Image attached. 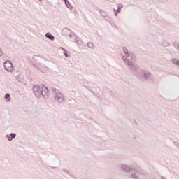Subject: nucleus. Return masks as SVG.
I'll return each instance as SVG.
<instances>
[{
	"label": "nucleus",
	"instance_id": "f257e3e1",
	"mask_svg": "<svg viewBox=\"0 0 179 179\" xmlns=\"http://www.w3.org/2000/svg\"><path fill=\"white\" fill-rule=\"evenodd\" d=\"M33 91L35 96L38 99H48V96H50V91H48V87L42 85H35L33 87Z\"/></svg>",
	"mask_w": 179,
	"mask_h": 179
},
{
	"label": "nucleus",
	"instance_id": "f03ea898",
	"mask_svg": "<svg viewBox=\"0 0 179 179\" xmlns=\"http://www.w3.org/2000/svg\"><path fill=\"white\" fill-rule=\"evenodd\" d=\"M52 90L53 92V97L56 103H58V104H64V103L66 101L65 99V95H64V94H62L59 90L56 88H52Z\"/></svg>",
	"mask_w": 179,
	"mask_h": 179
},
{
	"label": "nucleus",
	"instance_id": "7ed1b4c3",
	"mask_svg": "<svg viewBox=\"0 0 179 179\" xmlns=\"http://www.w3.org/2000/svg\"><path fill=\"white\" fill-rule=\"evenodd\" d=\"M136 76L139 78V79L148 80V79L152 78V73L146 70H138Z\"/></svg>",
	"mask_w": 179,
	"mask_h": 179
},
{
	"label": "nucleus",
	"instance_id": "20e7f679",
	"mask_svg": "<svg viewBox=\"0 0 179 179\" xmlns=\"http://www.w3.org/2000/svg\"><path fill=\"white\" fill-rule=\"evenodd\" d=\"M122 59L130 71H135V64L129 61L128 58H127V56H122Z\"/></svg>",
	"mask_w": 179,
	"mask_h": 179
},
{
	"label": "nucleus",
	"instance_id": "39448f33",
	"mask_svg": "<svg viewBox=\"0 0 179 179\" xmlns=\"http://www.w3.org/2000/svg\"><path fill=\"white\" fill-rule=\"evenodd\" d=\"M133 171H134V173L131 174V178H133V179H141L142 178L141 176H142V174H143L142 171L134 168V170H133Z\"/></svg>",
	"mask_w": 179,
	"mask_h": 179
},
{
	"label": "nucleus",
	"instance_id": "423d86ee",
	"mask_svg": "<svg viewBox=\"0 0 179 179\" xmlns=\"http://www.w3.org/2000/svg\"><path fill=\"white\" fill-rule=\"evenodd\" d=\"M4 69L7 71V72H13V64L9 60H7L4 62Z\"/></svg>",
	"mask_w": 179,
	"mask_h": 179
},
{
	"label": "nucleus",
	"instance_id": "0eeeda50",
	"mask_svg": "<svg viewBox=\"0 0 179 179\" xmlns=\"http://www.w3.org/2000/svg\"><path fill=\"white\" fill-rule=\"evenodd\" d=\"M121 169L123 171H125V173H132L135 170V167L127 164H122Z\"/></svg>",
	"mask_w": 179,
	"mask_h": 179
},
{
	"label": "nucleus",
	"instance_id": "6e6552de",
	"mask_svg": "<svg viewBox=\"0 0 179 179\" xmlns=\"http://www.w3.org/2000/svg\"><path fill=\"white\" fill-rule=\"evenodd\" d=\"M122 8H124V5L122 3L117 4V10H115V8L113 9L115 16H118V14L121 12V9H122Z\"/></svg>",
	"mask_w": 179,
	"mask_h": 179
},
{
	"label": "nucleus",
	"instance_id": "1a4fd4ad",
	"mask_svg": "<svg viewBox=\"0 0 179 179\" xmlns=\"http://www.w3.org/2000/svg\"><path fill=\"white\" fill-rule=\"evenodd\" d=\"M33 59L34 61H35L36 62V64H38V65H40V64H41V61H43V57L41 56L35 55L33 56Z\"/></svg>",
	"mask_w": 179,
	"mask_h": 179
},
{
	"label": "nucleus",
	"instance_id": "9d476101",
	"mask_svg": "<svg viewBox=\"0 0 179 179\" xmlns=\"http://www.w3.org/2000/svg\"><path fill=\"white\" fill-rule=\"evenodd\" d=\"M62 34H63V36H69V37L72 38L71 30L68 28H64L62 31Z\"/></svg>",
	"mask_w": 179,
	"mask_h": 179
},
{
	"label": "nucleus",
	"instance_id": "9b49d317",
	"mask_svg": "<svg viewBox=\"0 0 179 179\" xmlns=\"http://www.w3.org/2000/svg\"><path fill=\"white\" fill-rule=\"evenodd\" d=\"M6 138L8 139V141H13V139L16 138V134L11 133L10 135L7 134Z\"/></svg>",
	"mask_w": 179,
	"mask_h": 179
},
{
	"label": "nucleus",
	"instance_id": "f8f14e48",
	"mask_svg": "<svg viewBox=\"0 0 179 179\" xmlns=\"http://www.w3.org/2000/svg\"><path fill=\"white\" fill-rule=\"evenodd\" d=\"M16 79L17 82H20V83H23L24 82V77L22 74H19L16 76Z\"/></svg>",
	"mask_w": 179,
	"mask_h": 179
},
{
	"label": "nucleus",
	"instance_id": "ddd939ff",
	"mask_svg": "<svg viewBox=\"0 0 179 179\" xmlns=\"http://www.w3.org/2000/svg\"><path fill=\"white\" fill-rule=\"evenodd\" d=\"M45 38H48L49 40H51L52 41L55 40V37L50 32L45 34Z\"/></svg>",
	"mask_w": 179,
	"mask_h": 179
},
{
	"label": "nucleus",
	"instance_id": "4468645a",
	"mask_svg": "<svg viewBox=\"0 0 179 179\" xmlns=\"http://www.w3.org/2000/svg\"><path fill=\"white\" fill-rule=\"evenodd\" d=\"M65 5L66 8H68V9H70V10H72V9H73V7L72 6V4H71L69 1L67 0L66 1H65Z\"/></svg>",
	"mask_w": 179,
	"mask_h": 179
},
{
	"label": "nucleus",
	"instance_id": "2eb2a0df",
	"mask_svg": "<svg viewBox=\"0 0 179 179\" xmlns=\"http://www.w3.org/2000/svg\"><path fill=\"white\" fill-rule=\"evenodd\" d=\"M122 51L125 54L126 57H129V52H128V48H127V47L123 46Z\"/></svg>",
	"mask_w": 179,
	"mask_h": 179
},
{
	"label": "nucleus",
	"instance_id": "dca6fc26",
	"mask_svg": "<svg viewBox=\"0 0 179 179\" xmlns=\"http://www.w3.org/2000/svg\"><path fill=\"white\" fill-rule=\"evenodd\" d=\"M172 62L175 65H177L178 66H179V60H178V59H177V58L173 59Z\"/></svg>",
	"mask_w": 179,
	"mask_h": 179
},
{
	"label": "nucleus",
	"instance_id": "f3484780",
	"mask_svg": "<svg viewBox=\"0 0 179 179\" xmlns=\"http://www.w3.org/2000/svg\"><path fill=\"white\" fill-rule=\"evenodd\" d=\"M99 13L103 17H107V13L104 10H99Z\"/></svg>",
	"mask_w": 179,
	"mask_h": 179
},
{
	"label": "nucleus",
	"instance_id": "a211bd4d",
	"mask_svg": "<svg viewBox=\"0 0 179 179\" xmlns=\"http://www.w3.org/2000/svg\"><path fill=\"white\" fill-rule=\"evenodd\" d=\"M5 100H6V101L9 102V101L10 100V94H6L5 95Z\"/></svg>",
	"mask_w": 179,
	"mask_h": 179
},
{
	"label": "nucleus",
	"instance_id": "6ab92c4d",
	"mask_svg": "<svg viewBox=\"0 0 179 179\" xmlns=\"http://www.w3.org/2000/svg\"><path fill=\"white\" fill-rule=\"evenodd\" d=\"M112 27H115V29H118V27L114 23V22H109Z\"/></svg>",
	"mask_w": 179,
	"mask_h": 179
},
{
	"label": "nucleus",
	"instance_id": "aec40b11",
	"mask_svg": "<svg viewBox=\"0 0 179 179\" xmlns=\"http://www.w3.org/2000/svg\"><path fill=\"white\" fill-rule=\"evenodd\" d=\"M61 50H63V51H64V54L65 55V57H69V55H68V53L66 52V50L64 49V48L60 47L59 48Z\"/></svg>",
	"mask_w": 179,
	"mask_h": 179
},
{
	"label": "nucleus",
	"instance_id": "412c9836",
	"mask_svg": "<svg viewBox=\"0 0 179 179\" xmlns=\"http://www.w3.org/2000/svg\"><path fill=\"white\" fill-rule=\"evenodd\" d=\"M75 42H76V43H78V44H77L78 45H79V43H79V38H78V37L76 36Z\"/></svg>",
	"mask_w": 179,
	"mask_h": 179
},
{
	"label": "nucleus",
	"instance_id": "4be33fe9",
	"mask_svg": "<svg viewBox=\"0 0 179 179\" xmlns=\"http://www.w3.org/2000/svg\"><path fill=\"white\" fill-rule=\"evenodd\" d=\"M63 171L66 173V174H71V172H69V171H68L67 169H64Z\"/></svg>",
	"mask_w": 179,
	"mask_h": 179
},
{
	"label": "nucleus",
	"instance_id": "5701e85b",
	"mask_svg": "<svg viewBox=\"0 0 179 179\" xmlns=\"http://www.w3.org/2000/svg\"><path fill=\"white\" fill-rule=\"evenodd\" d=\"M90 44H92V45H94V44L92 42L87 43V45H89Z\"/></svg>",
	"mask_w": 179,
	"mask_h": 179
},
{
	"label": "nucleus",
	"instance_id": "b1692460",
	"mask_svg": "<svg viewBox=\"0 0 179 179\" xmlns=\"http://www.w3.org/2000/svg\"><path fill=\"white\" fill-rule=\"evenodd\" d=\"M2 54H3L2 49L0 48V57H2Z\"/></svg>",
	"mask_w": 179,
	"mask_h": 179
},
{
	"label": "nucleus",
	"instance_id": "393cba45",
	"mask_svg": "<svg viewBox=\"0 0 179 179\" xmlns=\"http://www.w3.org/2000/svg\"><path fill=\"white\" fill-rule=\"evenodd\" d=\"M161 179H167V178H166V176H161Z\"/></svg>",
	"mask_w": 179,
	"mask_h": 179
},
{
	"label": "nucleus",
	"instance_id": "a878e982",
	"mask_svg": "<svg viewBox=\"0 0 179 179\" xmlns=\"http://www.w3.org/2000/svg\"><path fill=\"white\" fill-rule=\"evenodd\" d=\"M105 20H106V22H108V23H110V22H111V21H110L108 19H105Z\"/></svg>",
	"mask_w": 179,
	"mask_h": 179
},
{
	"label": "nucleus",
	"instance_id": "bb28decb",
	"mask_svg": "<svg viewBox=\"0 0 179 179\" xmlns=\"http://www.w3.org/2000/svg\"><path fill=\"white\" fill-rule=\"evenodd\" d=\"M173 45H177V44H176V43H173Z\"/></svg>",
	"mask_w": 179,
	"mask_h": 179
},
{
	"label": "nucleus",
	"instance_id": "cd10ccee",
	"mask_svg": "<svg viewBox=\"0 0 179 179\" xmlns=\"http://www.w3.org/2000/svg\"><path fill=\"white\" fill-rule=\"evenodd\" d=\"M89 47V48H93V47H90V46H88Z\"/></svg>",
	"mask_w": 179,
	"mask_h": 179
},
{
	"label": "nucleus",
	"instance_id": "c85d7f7f",
	"mask_svg": "<svg viewBox=\"0 0 179 179\" xmlns=\"http://www.w3.org/2000/svg\"><path fill=\"white\" fill-rule=\"evenodd\" d=\"M63 1H64V2H66V1H67L68 0H63Z\"/></svg>",
	"mask_w": 179,
	"mask_h": 179
},
{
	"label": "nucleus",
	"instance_id": "c756f323",
	"mask_svg": "<svg viewBox=\"0 0 179 179\" xmlns=\"http://www.w3.org/2000/svg\"><path fill=\"white\" fill-rule=\"evenodd\" d=\"M177 48H178V50H179V46H177Z\"/></svg>",
	"mask_w": 179,
	"mask_h": 179
},
{
	"label": "nucleus",
	"instance_id": "7c9ffc66",
	"mask_svg": "<svg viewBox=\"0 0 179 179\" xmlns=\"http://www.w3.org/2000/svg\"><path fill=\"white\" fill-rule=\"evenodd\" d=\"M176 45H179V43H178Z\"/></svg>",
	"mask_w": 179,
	"mask_h": 179
},
{
	"label": "nucleus",
	"instance_id": "2f4dec72",
	"mask_svg": "<svg viewBox=\"0 0 179 179\" xmlns=\"http://www.w3.org/2000/svg\"><path fill=\"white\" fill-rule=\"evenodd\" d=\"M168 45H170V43H169Z\"/></svg>",
	"mask_w": 179,
	"mask_h": 179
},
{
	"label": "nucleus",
	"instance_id": "473e14b6",
	"mask_svg": "<svg viewBox=\"0 0 179 179\" xmlns=\"http://www.w3.org/2000/svg\"><path fill=\"white\" fill-rule=\"evenodd\" d=\"M38 1H43V0H38Z\"/></svg>",
	"mask_w": 179,
	"mask_h": 179
}]
</instances>
